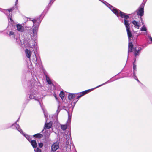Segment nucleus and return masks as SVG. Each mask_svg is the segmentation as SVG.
<instances>
[{
	"instance_id": "31",
	"label": "nucleus",
	"mask_w": 152,
	"mask_h": 152,
	"mask_svg": "<svg viewBox=\"0 0 152 152\" xmlns=\"http://www.w3.org/2000/svg\"><path fill=\"white\" fill-rule=\"evenodd\" d=\"M42 71L43 72V74L45 76L46 78H47V77H48L47 72L45 69H43Z\"/></svg>"
},
{
	"instance_id": "25",
	"label": "nucleus",
	"mask_w": 152,
	"mask_h": 152,
	"mask_svg": "<svg viewBox=\"0 0 152 152\" xmlns=\"http://www.w3.org/2000/svg\"><path fill=\"white\" fill-rule=\"evenodd\" d=\"M59 96L61 98L62 100L64 102L63 100L64 99V97L65 96V93L64 92L62 91H61L59 94Z\"/></svg>"
},
{
	"instance_id": "55",
	"label": "nucleus",
	"mask_w": 152,
	"mask_h": 152,
	"mask_svg": "<svg viewBox=\"0 0 152 152\" xmlns=\"http://www.w3.org/2000/svg\"><path fill=\"white\" fill-rule=\"evenodd\" d=\"M18 1V0H16V1L15 3V5H16V4H17Z\"/></svg>"
},
{
	"instance_id": "50",
	"label": "nucleus",
	"mask_w": 152,
	"mask_h": 152,
	"mask_svg": "<svg viewBox=\"0 0 152 152\" xmlns=\"http://www.w3.org/2000/svg\"><path fill=\"white\" fill-rule=\"evenodd\" d=\"M13 10V8H11L10 9L7 10H8L9 12H10L12 11Z\"/></svg>"
},
{
	"instance_id": "48",
	"label": "nucleus",
	"mask_w": 152,
	"mask_h": 152,
	"mask_svg": "<svg viewBox=\"0 0 152 152\" xmlns=\"http://www.w3.org/2000/svg\"><path fill=\"white\" fill-rule=\"evenodd\" d=\"M139 18L140 20L141 21V22L143 21V18H142V17H138Z\"/></svg>"
},
{
	"instance_id": "23",
	"label": "nucleus",
	"mask_w": 152,
	"mask_h": 152,
	"mask_svg": "<svg viewBox=\"0 0 152 152\" xmlns=\"http://www.w3.org/2000/svg\"><path fill=\"white\" fill-rule=\"evenodd\" d=\"M67 121L66 124L64 125H61V129L63 131L67 129Z\"/></svg>"
},
{
	"instance_id": "29",
	"label": "nucleus",
	"mask_w": 152,
	"mask_h": 152,
	"mask_svg": "<svg viewBox=\"0 0 152 152\" xmlns=\"http://www.w3.org/2000/svg\"><path fill=\"white\" fill-rule=\"evenodd\" d=\"M100 87L99 86L95 87V88H91V89H88V90H86V92L87 93H88L91 91H92L94 90V89L98 88V87Z\"/></svg>"
},
{
	"instance_id": "47",
	"label": "nucleus",
	"mask_w": 152,
	"mask_h": 152,
	"mask_svg": "<svg viewBox=\"0 0 152 152\" xmlns=\"http://www.w3.org/2000/svg\"><path fill=\"white\" fill-rule=\"evenodd\" d=\"M9 34L11 35H14V32L13 31H10L9 32Z\"/></svg>"
},
{
	"instance_id": "43",
	"label": "nucleus",
	"mask_w": 152,
	"mask_h": 152,
	"mask_svg": "<svg viewBox=\"0 0 152 152\" xmlns=\"http://www.w3.org/2000/svg\"><path fill=\"white\" fill-rule=\"evenodd\" d=\"M39 69H41V70L42 71L43 69H45L43 67V66L42 64L40 65L39 66Z\"/></svg>"
},
{
	"instance_id": "34",
	"label": "nucleus",
	"mask_w": 152,
	"mask_h": 152,
	"mask_svg": "<svg viewBox=\"0 0 152 152\" xmlns=\"http://www.w3.org/2000/svg\"><path fill=\"white\" fill-rule=\"evenodd\" d=\"M79 93L82 96L87 94L86 90L83 91Z\"/></svg>"
},
{
	"instance_id": "20",
	"label": "nucleus",
	"mask_w": 152,
	"mask_h": 152,
	"mask_svg": "<svg viewBox=\"0 0 152 152\" xmlns=\"http://www.w3.org/2000/svg\"><path fill=\"white\" fill-rule=\"evenodd\" d=\"M41 132L40 133H37L33 135V136L35 138L40 139L43 137V134H41Z\"/></svg>"
},
{
	"instance_id": "8",
	"label": "nucleus",
	"mask_w": 152,
	"mask_h": 152,
	"mask_svg": "<svg viewBox=\"0 0 152 152\" xmlns=\"http://www.w3.org/2000/svg\"><path fill=\"white\" fill-rule=\"evenodd\" d=\"M20 41L21 40H20ZM21 44L23 46H22L23 48L24 49H25V52L26 54V56L27 58H28V42L24 41V42L20 41Z\"/></svg>"
},
{
	"instance_id": "51",
	"label": "nucleus",
	"mask_w": 152,
	"mask_h": 152,
	"mask_svg": "<svg viewBox=\"0 0 152 152\" xmlns=\"http://www.w3.org/2000/svg\"><path fill=\"white\" fill-rule=\"evenodd\" d=\"M66 138H68L69 137V135L68 134V133H67V134H66Z\"/></svg>"
},
{
	"instance_id": "49",
	"label": "nucleus",
	"mask_w": 152,
	"mask_h": 152,
	"mask_svg": "<svg viewBox=\"0 0 152 152\" xmlns=\"http://www.w3.org/2000/svg\"><path fill=\"white\" fill-rule=\"evenodd\" d=\"M54 96L55 97V99L57 100H58V99H57V95H56V94H54Z\"/></svg>"
},
{
	"instance_id": "5",
	"label": "nucleus",
	"mask_w": 152,
	"mask_h": 152,
	"mask_svg": "<svg viewBox=\"0 0 152 152\" xmlns=\"http://www.w3.org/2000/svg\"><path fill=\"white\" fill-rule=\"evenodd\" d=\"M44 18L40 15L39 16L37 17V21L36 22L35 26L34 28H31L29 29V35H30L31 41L38 42V31L40 25Z\"/></svg>"
},
{
	"instance_id": "11",
	"label": "nucleus",
	"mask_w": 152,
	"mask_h": 152,
	"mask_svg": "<svg viewBox=\"0 0 152 152\" xmlns=\"http://www.w3.org/2000/svg\"><path fill=\"white\" fill-rule=\"evenodd\" d=\"M52 124L53 122L52 121H50L48 123H47V120H46V122L43 128L44 129L46 130L51 128Z\"/></svg>"
},
{
	"instance_id": "17",
	"label": "nucleus",
	"mask_w": 152,
	"mask_h": 152,
	"mask_svg": "<svg viewBox=\"0 0 152 152\" xmlns=\"http://www.w3.org/2000/svg\"><path fill=\"white\" fill-rule=\"evenodd\" d=\"M29 142H30L34 150L38 148L37 147V144L36 140H32L30 141L29 140Z\"/></svg>"
},
{
	"instance_id": "9",
	"label": "nucleus",
	"mask_w": 152,
	"mask_h": 152,
	"mask_svg": "<svg viewBox=\"0 0 152 152\" xmlns=\"http://www.w3.org/2000/svg\"><path fill=\"white\" fill-rule=\"evenodd\" d=\"M59 148V143L56 142L54 143L51 146V151L53 152H55Z\"/></svg>"
},
{
	"instance_id": "14",
	"label": "nucleus",
	"mask_w": 152,
	"mask_h": 152,
	"mask_svg": "<svg viewBox=\"0 0 152 152\" xmlns=\"http://www.w3.org/2000/svg\"><path fill=\"white\" fill-rule=\"evenodd\" d=\"M10 127H12L13 129H17L19 131L20 133H21L22 132V130L20 128V126L18 124H17L15 123L13 124L12 125H11Z\"/></svg>"
},
{
	"instance_id": "6",
	"label": "nucleus",
	"mask_w": 152,
	"mask_h": 152,
	"mask_svg": "<svg viewBox=\"0 0 152 152\" xmlns=\"http://www.w3.org/2000/svg\"><path fill=\"white\" fill-rule=\"evenodd\" d=\"M147 0H143V2L140 6L138 9L134 13L130 14L129 17H131L132 15H135L136 13L138 17H142L144 14V6Z\"/></svg>"
},
{
	"instance_id": "57",
	"label": "nucleus",
	"mask_w": 152,
	"mask_h": 152,
	"mask_svg": "<svg viewBox=\"0 0 152 152\" xmlns=\"http://www.w3.org/2000/svg\"><path fill=\"white\" fill-rule=\"evenodd\" d=\"M132 25H131V26L132 27Z\"/></svg>"
},
{
	"instance_id": "22",
	"label": "nucleus",
	"mask_w": 152,
	"mask_h": 152,
	"mask_svg": "<svg viewBox=\"0 0 152 152\" xmlns=\"http://www.w3.org/2000/svg\"><path fill=\"white\" fill-rule=\"evenodd\" d=\"M147 28L146 27V26H145V25H143V26H142L140 28V31H145L146 35H147Z\"/></svg>"
},
{
	"instance_id": "39",
	"label": "nucleus",
	"mask_w": 152,
	"mask_h": 152,
	"mask_svg": "<svg viewBox=\"0 0 152 152\" xmlns=\"http://www.w3.org/2000/svg\"><path fill=\"white\" fill-rule=\"evenodd\" d=\"M35 152H42L41 150L39 148H36L35 150H34Z\"/></svg>"
},
{
	"instance_id": "52",
	"label": "nucleus",
	"mask_w": 152,
	"mask_h": 152,
	"mask_svg": "<svg viewBox=\"0 0 152 152\" xmlns=\"http://www.w3.org/2000/svg\"><path fill=\"white\" fill-rule=\"evenodd\" d=\"M141 23L142 26H143V25H145L143 21L141 22Z\"/></svg>"
},
{
	"instance_id": "4",
	"label": "nucleus",
	"mask_w": 152,
	"mask_h": 152,
	"mask_svg": "<svg viewBox=\"0 0 152 152\" xmlns=\"http://www.w3.org/2000/svg\"><path fill=\"white\" fill-rule=\"evenodd\" d=\"M110 6L108 8L117 16L118 20L124 23L126 28L131 24V23H129V20L130 18L129 15L131 14L124 12L112 5Z\"/></svg>"
},
{
	"instance_id": "13",
	"label": "nucleus",
	"mask_w": 152,
	"mask_h": 152,
	"mask_svg": "<svg viewBox=\"0 0 152 152\" xmlns=\"http://www.w3.org/2000/svg\"><path fill=\"white\" fill-rule=\"evenodd\" d=\"M58 103L59 104L58 106L57 110L55 114L56 116V120H58V115L60 111L61 110L63 109V106H61L60 105L59 101H58Z\"/></svg>"
},
{
	"instance_id": "18",
	"label": "nucleus",
	"mask_w": 152,
	"mask_h": 152,
	"mask_svg": "<svg viewBox=\"0 0 152 152\" xmlns=\"http://www.w3.org/2000/svg\"><path fill=\"white\" fill-rule=\"evenodd\" d=\"M77 93H69L68 96V98L69 100H72L75 97Z\"/></svg>"
},
{
	"instance_id": "12",
	"label": "nucleus",
	"mask_w": 152,
	"mask_h": 152,
	"mask_svg": "<svg viewBox=\"0 0 152 152\" xmlns=\"http://www.w3.org/2000/svg\"><path fill=\"white\" fill-rule=\"evenodd\" d=\"M122 70L120 72H119V73H118V74H117V75H115V76H116V75H118L119 74H120L121 72L122 71ZM114 77V76L113 77L111 78L110 79V80H108L107 81V82H105L104 83H103V84H102L100 85L99 86V87H100L102 86H103L105 84H107L108 83H110V82H112L114 80H115L117 79H120L121 78H123V77H119V78H117V79H116L114 80H113V78Z\"/></svg>"
},
{
	"instance_id": "33",
	"label": "nucleus",
	"mask_w": 152,
	"mask_h": 152,
	"mask_svg": "<svg viewBox=\"0 0 152 152\" xmlns=\"http://www.w3.org/2000/svg\"><path fill=\"white\" fill-rule=\"evenodd\" d=\"M77 101H78L77 100H76L75 101H73V100L72 102L71 103L72 105V103L73 102V106L72 108V112L73 110V109L74 108V107L75 106V105L76 103H77Z\"/></svg>"
},
{
	"instance_id": "45",
	"label": "nucleus",
	"mask_w": 152,
	"mask_h": 152,
	"mask_svg": "<svg viewBox=\"0 0 152 152\" xmlns=\"http://www.w3.org/2000/svg\"><path fill=\"white\" fill-rule=\"evenodd\" d=\"M148 37L149 40L151 42V43H152V37L150 36H148Z\"/></svg>"
},
{
	"instance_id": "19",
	"label": "nucleus",
	"mask_w": 152,
	"mask_h": 152,
	"mask_svg": "<svg viewBox=\"0 0 152 152\" xmlns=\"http://www.w3.org/2000/svg\"><path fill=\"white\" fill-rule=\"evenodd\" d=\"M29 21H31L33 23V26L32 28H34L35 26L36 22L37 21V17L35 18H32L29 17Z\"/></svg>"
},
{
	"instance_id": "15",
	"label": "nucleus",
	"mask_w": 152,
	"mask_h": 152,
	"mask_svg": "<svg viewBox=\"0 0 152 152\" xmlns=\"http://www.w3.org/2000/svg\"><path fill=\"white\" fill-rule=\"evenodd\" d=\"M63 109L64 110H66L68 113V119H69V116H71V119L72 118V110L71 111V113H70V111L69 110V109L68 107L67 106H65V105L63 106Z\"/></svg>"
},
{
	"instance_id": "21",
	"label": "nucleus",
	"mask_w": 152,
	"mask_h": 152,
	"mask_svg": "<svg viewBox=\"0 0 152 152\" xmlns=\"http://www.w3.org/2000/svg\"><path fill=\"white\" fill-rule=\"evenodd\" d=\"M132 23L134 25V26L135 28L138 27V28H139V27L140 26V23L137 21L135 20H134L132 22Z\"/></svg>"
},
{
	"instance_id": "53",
	"label": "nucleus",
	"mask_w": 152,
	"mask_h": 152,
	"mask_svg": "<svg viewBox=\"0 0 152 152\" xmlns=\"http://www.w3.org/2000/svg\"><path fill=\"white\" fill-rule=\"evenodd\" d=\"M10 20L11 22H13V20L12 19V18L10 17Z\"/></svg>"
},
{
	"instance_id": "2",
	"label": "nucleus",
	"mask_w": 152,
	"mask_h": 152,
	"mask_svg": "<svg viewBox=\"0 0 152 152\" xmlns=\"http://www.w3.org/2000/svg\"><path fill=\"white\" fill-rule=\"evenodd\" d=\"M131 25L130 24L126 28L128 38V58L129 56V53L133 52V54L134 56L136 57L139 56L140 54L141 51L145 47L143 45H140L141 47L140 50H137L136 47H134L133 44L137 43L138 41V37L140 34H137V32H135V37L132 34L130 30Z\"/></svg>"
},
{
	"instance_id": "26",
	"label": "nucleus",
	"mask_w": 152,
	"mask_h": 152,
	"mask_svg": "<svg viewBox=\"0 0 152 152\" xmlns=\"http://www.w3.org/2000/svg\"><path fill=\"white\" fill-rule=\"evenodd\" d=\"M31 74L32 76V81H36L35 78H37L35 73H32L31 71Z\"/></svg>"
},
{
	"instance_id": "3",
	"label": "nucleus",
	"mask_w": 152,
	"mask_h": 152,
	"mask_svg": "<svg viewBox=\"0 0 152 152\" xmlns=\"http://www.w3.org/2000/svg\"><path fill=\"white\" fill-rule=\"evenodd\" d=\"M37 42L29 40V66L30 67H29V72L30 69L36 66L37 63L36 55Z\"/></svg>"
},
{
	"instance_id": "38",
	"label": "nucleus",
	"mask_w": 152,
	"mask_h": 152,
	"mask_svg": "<svg viewBox=\"0 0 152 152\" xmlns=\"http://www.w3.org/2000/svg\"><path fill=\"white\" fill-rule=\"evenodd\" d=\"M21 134H22L28 140V136L27 134H25L23 133V131H22V132H21V133H20Z\"/></svg>"
},
{
	"instance_id": "56",
	"label": "nucleus",
	"mask_w": 152,
	"mask_h": 152,
	"mask_svg": "<svg viewBox=\"0 0 152 152\" xmlns=\"http://www.w3.org/2000/svg\"><path fill=\"white\" fill-rule=\"evenodd\" d=\"M27 66L28 67V62H27Z\"/></svg>"
},
{
	"instance_id": "44",
	"label": "nucleus",
	"mask_w": 152,
	"mask_h": 152,
	"mask_svg": "<svg viewBox=\"0 0 152 152\" xmlns=\"http://www.w3.org/2000/svg\"><path fill=\"white\" fill-rule=\"evenodd\" d=\"M136 57L135 56V58H134L133 60L134 61L132 63V64H136Z\"/></svg>"
},
{
	"instance_id": "24",
	"label": "nucleus",
	"mask_w": 152,
	"mask_h": 152,
	"mask_svg": "<svg viewBox=\"0 0 152 152\" xmlns=\"http://www.w3.org/2000/svg\"><path fill=\"white\" fill-rule=\"evenodd\" d=\"M17 30L20 31L22 32L23 31V26L20 24H17L16 26Z\"/></svg>"
},
{
	"instance_id": "16",
	"label": "nucleus",
	"mask_w": 152,
	"mask_h": 152,
	"mask_svg": "<svg viewBox=\"0 0 152 152\" xmlns=\"http://www.w3.org/2000/svg\"><path fill=\"white\" fill-rule=\"evenodd\" d=\"M29 98L30 99H34L36 101H37L39 102L41 107H42V104L41 103L40 101L39 100V99H37V98H36L35 96H34V95L31 94H30L29 95Z\"/></svg>"
},
{
	"instance_id": "54",
	"label": "nucleus",
	"mask_w": 152,
	"mask_h": 152,
	"mask_svg": "<svg viewBox=\"0 0 152 152\" xmlns=\"http://www.w3.org/2000/svg\"><path fill=\"white\" fill-rule=\"evenodd\" d=\"M19 118L16 121V122L15 123H17V122L18 121H19Z\"/></svg>"
},
{
	"instance_id": "7",
	"label": "nucleus",
	"mask_w": 152,
	"mask_h": 152,
	"mask_svg": "<svg viewBox=\"0 0 152 152\" xmlns=\"http://www.w3.org/2000/svg\"><path fill=\"white\" fill-rule=\"evenodd\" d=\"M44 130L45 129H43L41 132V133H42V134H43V138H44V140H45V142L48 143L49 142L50 140L49 137L50 136V133H51L52 132L51 131L50 132L49 129L47 130H46L44 132Z\"/></svg>"
},
{
	"instance_id": "46",
	"label": "nucleus",
	"mask_w": 152,
	"mask_h": 152,
	"mask_svg": "<svg viewBox=\"0 0 152 152\" xmlns=\"http://www.w3.org/2000/svg\"><path fill=\"white\" fill-rule=\"evenodd\" d=\"M151 43H144V44H143V45L145 47H146L148 45V44H151Z\"/></svg>"
},
{
	"instance_id": "30",
	"label": "nucleus",
	"mask_w": 152,
	"mask_h": 152,
	"mask_svg": "<svg viewBox=\"0 0 152 152\" xmlns=\"http://www.w3.org/2000/svg\"><path fill=\"white\" fill-rule=\"evenodd\" d=\"M47 82L48 84L50 85H51L52 84V83L50 79L48 77H47V78H46Z\"/></svg>"
},
{
	"instance_id": "36",
	"label": "nucleus",
	"mask_w": 152,
	"mask_h": 152,
	"mask_svg": "<svg viewBox=\"0 0 152 152\" xmlns=\"http://www.w3.org/2000/svg\"><path fill=\"white\" fill-rule=\"evenodd\" d=\"M53 0H51L50 2H49L48 3V6L46 7V8L47 9H49L50 8V7L51 5V2Z\"/></svg>"
},
{
	"instance_id": "37",
	"label": "nucleus",
	"mask_w": 152,
	"mask_h": 152,
	"mask_svg": "<svg viewBox=\"0 0 152 152\" xmlns=\"http://www.w3.org/2000/svg\"><path fill=\"white\" fill-rule=\"evenodd\" d=\"M38 145L40 148H42L43 146V143L42 142H38Z\"/></svg>"
},
{
	"instance_id": "40",
	"label": "nucleus",
	"mask_w": 152,
	"mask_h": 152,
	"mask_svg": "<svg viewBox=\"0 0 152 152\" xmlns=\"http://www.w3.org/2000/svg\"><path fill=\"white\" fill-rule=\"evenodd\" d=\"M133 78L135 79L137 82H138L140 83V84H141L142 85V84L140 82V81L137 78V77L136 76H135V77H133Z\"/></svg>"
},
{
	"instance_id": "27",
	"label": "nucleus",
	"mask_w": 152,
	"mask_h": 152,
	"mask_svg": "<svg viewBox=\"0 0 152 152\" xmlns=\"http://www.w3.org/2000/svg\"><path fill=\"white\" fill-rule=\"evenodd\" d=\"M49 9H47V8H45V9L44 10L43 12L42 13V14L40 15L42 16H44L48 12L49 10Z\"/></svg>"
},
{
	"instance_id": "28",
	"label": "nucleus",
	"mask_w": 152,
	"mask_h": 152,
	"mask_svg": "<svg viewBox=\"0 0 152 152\" xmlns=\"http://www.w3.org/2000/svg\"><path fill=\"white\" fill-rule=\"evenodd\" d=\"M77 94H78V95L77 96L75 97V98L73 99V101H75L76 100H78L82 96L80 94V93H78Z\"/></svg>"
},
{
	"instance_id": "10",
	"label": "nucleus",
	"mask_w": 152,
	"mask_h": 152,
	"mask_svg": "<svg viewBox=\"0 0 152 152\" xmlns=\"http://www.w3.org/2000/svg\"><path fill=\"white\" fill-rule=\"evenodd\" d=\"M71 116L69 115V119L67 120V129H68V132L69 133V139L71 138Z\"/></svg>"
},
{
	"instance_id": "41",
	"label": "nucleus",
	"mask_w": 152,
	"mask_h": 152,
	"mask_svg": "<svg viewBox=\"0 0 152 152\" xmlns=\"http://www.w3.org/2000/svg\"><path fill=\"white\" fill-rule=\"evenodd\" d=\"M133 64V70H137V65L136 64Z\"/></svg>"
},
{
	"instance_id": "1",
	"label": "nucleus",
	"mask_w": 152,
	"mask_h": 152,
	"mask_svg": "<svg viewBox=\"0 0 152 152\" xmlns=\"http://www.w3.org/2000/svg\"><path fill=\"white\" fill-rule=\"evenodd\" d=\"M131 25L130 24L126 28L128 38V58L129 56V53L133 52V54L134 56L136 57L139 56L140 54L141 51L145 47L143 45H140L141 47L140 50H137L136 47H134L133 44L137 43L138 41V37L140 34H137V32H135V37L132 34L130 30Z\"/></svg>"
},
{
	"instance_id": "58",
	"label": "nucleus",
	"mask_w": 152,
	"mask_h": 152,
	"mask_svg": "<svg viewBox=\"0 0 152 152\" xmlns=\"http://www.w3.org/2000/svg\"><path fill=\"white\" fill-rule=\"evenodd\" d=\"M29 138H30V137L29 136Z\"/></svg>"
},
{
	"instance_id": "35",
	"label": "nucleus",
	"mask_w": 152,
	"mask_h": 152,
	"mask_svg": "<svg viewBox=\"0 0 152 152\" xmlns=\"http://www.w3.org/2000/svg\"><path fill=\"white\" fill-rule=\"evenodd\" d=\"M137 70L133 69L132 75V77H134L136 76V72H137Z\"/></svg>"
},
{
	"instance_id": "32",
	"label": "nucleus",
	"mask_w": 152,
	"mask_h": 152,
	"mask_svg": "<svg viewBox=\"0 0 152 152\" xmlns=\"http://www.w3.org/2000/svg\"><path fill=\"white\" fill-rule=\"evenodd\" d=\"M42 109L43 112L44 113V115L45 117V120H46V118L48 117V115L47 113H45V110H44V109L42 108V107H41Z\"/></svg>"
},
{
	"instance_id": "42",
	"label": "nucleus",
	"mask_w": 152,
	"mask_h": 152,
	"mask_svg": "<svg viewBox=\"0 0 152 152\" xmlns=\"http://www.w3.org/2000/svg\"><path fill=\"white\" fill-rule=\"evenodd\" d=\"M141 45L137 44L134 47H136L137 50H140V47H141Z\"/></svg>"
}]
</instances>
